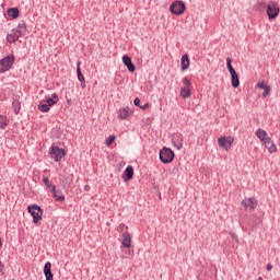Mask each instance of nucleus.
Listing matches in <instances>:
<instances>
[{"instance_id":"f257e3e1","label":"nucleus","mask_w":280,"mask_h":280,"mask_svg":"<svg viewBox=\"0 0 280 280\" xmlns=\"http://www.w3.org/2000/svg\"><path fill=\"white\" fill-rule=\"evenodd\" d=\"M27 211L31 213L34 224H38L43 220V209L38 205L28 206Z\"/></svg>"},{"instance_id":"f03ea898","label":"nucleus","mask_w":280,"mask_h":280,"mask_svg":"<svg viewBox=\"0 0 280 280\" xmlns=\"http://www.w3.org/2000/svg\"><path fill=\"white\" fill-rule=\"evenodd\" d=\"M185 2L180 0L174 1L170 7V12L175 16H180L182 14H185Z\"/></svg>"},{"instance_id":"7ed1b4c3","label":"nucleus","mask_w":280,"mask_h":280,"mask_svg":"<svg viewBox=\"0 0 280 280\" xmlns=\"http://www.w3.org/2000/svg\"><path fill=\"white\" fill-rule=\"evenodd\" d=\"M14 55H9L0 60V73H5V71H10L12 69V65H14Z\"/></svg>"},{"instance_id":"20e7f679","label":"nucleus","mask_w":280,"mask_h":280,"mask_svg":"<svg viewBox=\"0 0 280 280\" xmlns=\"http://www.w3.org/2000/svg\"><path fill=\"white\" fill-rule=\"evenodd\" d=\"M279 3L270 1L267 5V15L269 20L272 21L273 19H277V16H279Z\"/></svg>"},{"instance_id":"39448f33","label":"nucleus","mask_w":280,"mask_h":280,"mask_svg":"<svg viewBox=\"0 0 280 280\" xmlns=\"http://www.w3.org/2000/svg\"><path fill=\"white\" fill-rule=\"evenodd\" d=\"M160 161H162V163H172V161H174V151H172V149L170 148H163L160 151Z\"/></svg>"},{"instance_id":"423d86ee","label":"nucleus","mask_w":280,"mask_h":280,"mask_svg":"<svg viewBox=\"0 0 280 280\" xmlns=\"http://www.w3.org/2000/svg\"><path fill=\"white\" fill-rule=\"evenodd\" d=\"M234 139L232 137H221L218 139V143L222 150H231Z\"/></svg>"},{"instance_id":"0eeeda50","label":"nucleus","mask_w":280,"mask_h":280,"mask_svg":"<svg viewBox=\"0 0 280 280\" xmlns=\"http://www.w3.org/2000/svg\"><path fill=\"white\" fill-rule=\"evenodd\" d=\"M50 156L56 162L61 161L65 156V151H63V149H60L58 147H51Z\"/></svg>"},{"instance_id":"6e6552de","label":"nucleus","mask_w":280,"mask_h":280,"mask_svg":"<svg viewBox=\"0 0 280 280\" xmlns=\"http://www.w3.org/2000/svg\"><path fill=\"white\" fill-rule=\"evenodd\" d=\"M22 36H25L23 34V31L19 30H12L10 34L7 35L8 43H16L18 39H20Z\"/></svg>"},{"instance_id":"1a4fd4ad","label":"nucleus","mask_w":280,"mask_h":280,"mask_svg":"<svg viewBox=\"0 0 280 280\" xmlns=\"http://www.w3.org/2000/svg\"><path fill=\"white\" fill-rule=\"evenodd\" d=\"M133 113L130 107H122L118 110V119H128V117H132Z\"/></svg>"},{"instance_id":"9d476101","label":"nucleus","mask_w":280,"mask_h":280,"mask_svg":"<svg viewBox=\"0 0 280 280\" xmlns=\"http://www.w3.org/2000/svg\"><path fill=\"white\" fill-rule=\"evenodd\" d=\"M243 207H245V209H257V200L255 199V197H250V198H245L242 201Z\"/></svg>"},{"instance_id":"9b49d317","label":"nucleus","mask_w":280,"mask_h":280,"mask_svg":"<svg viewBox=\"0 0 280 280\" xmlns=\"http://www.w3.org/2000/svg\"><path fill=\"white\" fill-rule=\"evenodd\" d=\"M50 191L52 192V197L57 202H65V194H62V190L56 189V186H52Z\"/></svg>"},{"instance_id":"f8f14e48","label":"nucleus","mask_w":280,"mask_h":280,"mask_svg":"<svg viewBox=\"0 0 280 280\" xmlns=\"http://www.w3.org/2000/svg\"><path fill=\"white\" fill-rule=\"evenodd\" d=\"M172 141L177 150L183 149V135L174 133Z\"/></svg>"},{"instance_id":"ddd939ff","label":"nucleus","mask_w":280,"mask_h":280,"mask_svg":"<svg viewBox=\"0 0 280 280\" xmlns=\"http://www.w3.org/2000/svg\"><path fill=\"white\" fill-rule=\"evenodd\" d=\"M121 245L124 246V248H130V246H132V237H130V233H122Z\"/></svg>"},{"instance_id":"4468645a","label":"nucleus","mask_w":280,"mask_h":280,"mask_svg":"<svg viewBox=\"0 0 280 280\" xmlns=\"http://www.w3.org/2000/svg\"><path fill=\"white\" fill-rule=\"evenodd\" d=\"M262 143L265 148L268 150V152H270V154L277 152V145L275 144L271 138L265 140Z\"/></svg>"},{"instance_id":"2eb2a0df","label":"nucleus","mask_w":280,"mask_h":280,"mask_svg":"<svg viewBox=\"0 0 280 280\" xmlns=\"http://www.w3.org/2000/svg\"><path fill=\"white\" fill-rule=\"evenodd\" d=\"M133 176H135V168H132V166H127V168L124 172L125 183H127V180H132Z\"/></svg>"},{"instance_id":"dca6fc26","label":"nucleus","mask_w":280,"mask_h":280,"mask_svg":"<svg viewBox=\"0 0 280 280\" xmlns=\"http://www.w3.org/2000/svg\"><path fill=\"white\" fill-rule=\"evenodd\" d=\"M44 275L46 280H54V273H51V262H46L44 266Z\"/></svg>"},{"instance_id":"f3484780","label":"nucleus","mask_w":280,"mask_h":280,"mask_svg":"<svg viewBox=\"0 0 280 280\" xmlns=\"http://www.w3.org/2000/svg\"><path fill=\"white\" fill-rule=\"evenodd\" d=\"M260 222H261V219H258L256 221L255 218H252L250 221L247 224V228H245V230H247V231H255V229L257 226H259Z\"/></svg>"},{"instance_id":"a211bd4d","label":"nucleus","mask_w":280,"mask_h":280,"mask_svg":"<svg viewBox=\"0 0 280 280\" xmlns=\"http://www.w3.org/2000/svg\"><path fill=\"white\" fill-rule=\"evenodd\" d=\"M256 137L259 139V141H261V143L267 141V139H270V137H268V132H266L264 129H258L256 131Z\"/></svg>"},{"instance_id":"6ab92c4d","label":"nucleus","mask_w":280,"mask_h":280,"mask_svg":"<svg viewBox=\"0 0 280 280\" xmlns=\"http://www.w3.org/2000/svg\"><path fill=\"white\" fill-rule=\"evenodd\" d=\"M51 97H48L43 102H45L48 106H54L55 104H58V94L54 93Z\"/></svg>"},{"instance_id":"aec40b11","label":"nucleus","mask_w":280,"mask_h":280,"mask_svg":"<svg viewBox=\"0 0 280 280\" xmlns=\"http://www.w3.org/2000/svg\"><path fill=\"white\" fill-rule=\"evenodd\" d=\"M186 69H189V56L183 55V57H182V71H186Z\"/></svg>"},{"instance_id":"412c9836","label":"nucleus","mask_w":280,"mask_h":280,"mask_svg":"<svg viewBox=\"0 0 280 280\" xmlns=\"http://www.w3.org/2000/svg\"><path fill=\"white\" fill-rule=\"evenodd\" d=\"M231 80H232V86L234 89H237V86H240V77L237 75V72H234L231 74Z\"/></svg>"},{"instance_id":"4be33fe9","label":"nucleus","mask_w":280,"mask_h":280,"mask_svg":"<svg viewBox=\"0 0 280 280\" xmlns=\"http://www.w3.org/2000/svg\"><path fill=\"white\" fill-rule=\"evenodd\" d=\"M8 16L11 19H19V9L18 8H11L7 11Z\"/></svg>"},{"instance_id":"5701e85b","label":"nucleus","mask_w":280,"mask_h":280,"mask_svg":"<svg viewBox=\"0 0 280 280\" xmlns=\"http://www.w3.org/2000/svg\"><path fill=\"white\" fill-rule=\"evenodd\" d=\"M180 96L184 100H187V97H191V89L190 88H182L180 90Z\"/></svg>"},{"instance_id":"b1692460","label":"nucleus","mask_w":280,"mask_h":280,"mask_svg":"<svg viewBox=\"0 0 280 280\" xmlns=\"http://www.w3.org/2000/svg\"><path fill=\"white\" fill-rule=\"evenodd\" d=\"M49 108H51V106H49L45 101H42L38 105V110L42 113H49Z\"/></svg>"},{"instance_id":"393cba45","label":"nucleus","mask_w":280,"mask_h":280,"mask_svg":"<svg viewBox=\"0 0 280 280\" xmlns=\"http://www.w3.org/2000/svg\"><path fill=\"white\" fill-rule=\"evenodd\" d=\"M266 2L265 1H258L256 4H255V10H257L258 12H264V10H266Z\"/></svg>"},{"instance_id":"a878e982","label":"nucleus","mask_w":280,"mask_h":280,"mask_svg":"<svg viewBox=\"0 0 280 280\" xmlns=\"http://www.w3.org/2000/svg\"><path fill=\"white\" fill-rule=\"evenodd\" d=\"M77 75L79 82H84V74H82V70L80 69V61L77 62Z\"/></svg>"},{"instance_id":"bb28decb","label":"nucleus","mask_w":280,"mask_h":280,"mask_svg":"<svg viewBox=\"0 0 280 280\" xmlns=\"http://www.w3.org/2000/svg\"><path fill=\"white\" fill-rule=\"evenodd\" d=\"M12 108H13L15 115H19V113L21 110V103L19 101H13Z\"/></svg>"},{"instance_id":"cd10ccee","label":"nucleus","mask_w":280,"mask_h":280,"mask_svg":"<svg viewBox=\"0 0 280 280\" xmlns=\"http://www.w3.org/2000/svg\"><path fill=\"white\" fill-rule=\"evenodd\" d=\"M0 128L1 130L8 128V118H5V116H0Z\"/></svg>"},{"instance_id":"c85d7f7f","label":"nucleus","mask_w":280,"mask_h":280,"mask_svg":"<svg viewBox=\"0 0 280 280\" xmlns=\"http://www.w3.org/2000/svg\"><path fill=\"white\" fill-rule=\"evenodd\" d=\"M226 68L230 72V75L236 73L235 68H233V65H231V59L229 57L226 58Z\"/></svg>"},{"instance_id":"c756f323","label":"nucleus","mask_w":280,"mask_h":280,"mask_svg":"<svg viewBox=\"0 0 280 280\" xmlns=\"http://www.w3.org/2000/svg\"><path fill=\"white\" fill-rule=\"evenodd\" d=\"M115 139H116L115 136H109V137L106 139L105 144L107 145V148H109V145H113V143H115Z\"/></svg>"},{"instance_id":"7c9ffc66","label":"nucleus","mask_w":280,"mask_h":280,"mask_svg":"<svg viewBox=\"0 0 280 280\" xmlns=\"http://www.w3.org/2000/svg\"><path fill=\"white\" fill-rule=\"evenodd\" d=\"M43 183L44 185H46L48 189H52L54 186H51V182H49V177H44Z\"/></svg>"},{"instance_id":"2f4dec72","label":"nucleus","mask_w":280,"mask_h":280,"mask_svg":"<svg viewBox=\"0 0 280 280\" xmlns=\"http://www.w3.org/2000/svg\"><path fill=\"white\" fill-rule=\"evenodd\" d=\"M125 67H127L128 71H129L130 73H135L136 67H135V65L132 63V61L129 62V63H127Z\"/></svg>"},{"instance_id":"473e14b6","label":"nucleus","mask_w":280,"mask_h":280,"mask_svg":"<svg viewBox=\"0 0 280 280\" xmlns=\"http://www.w3.org/2000/svg\"><path fill=\"white\" fill-rule=\"evenodd\" d=\"M122 62H124V65L126 67L127 65H129V62H132V59H130L128 57V55H125V56H122Z\"/></svg>"},{"instance_id":"72a5a7b5","label":"nucleus","mask_w":280,"mask_h":280,"mask_svg":"<svg viewBox=\"0 0 280 280\" xmlns=\"http://www.w3.org/2000/svg\"><path fill=\"white\" fill-rule=\"evenodd\" d=\"M183 84H184V88L186 89H189L191 86V82L187 78L183 79Z\"/></svg>"},{"instance_id":"f704fd0d","label":"nucleus","mask_w":280,"mask_h":280,"mask_svg":"<svg viewBox=\"0 0 280 280\" xmlns=\"http://www.w3.org/2000/svg\"><path fill=\"white\" fill-rule=\"evenodd\" d=\"M262 97H268V95L270 94L271 88L270 85H268L266 89L262 90Z\"/></svg>"},{"instance_id":"c9c22d12","label":"nucleus","mask_w":280,"mask_h":280,"mask_svg":"<svg viewBox=\"0 0 280 280\" xmlns=\"http://www.w3.org/2000/svg\"><path fill=\"white\" fill-rule=\"evenodd\" d=\"M18 27H19V28H18V32H23V34L25 35L26 27H25L24 22H23V23H21V24H19V26H18Z\"/></svg>"},{"instance_id":"e433bc0d","label":"nucleus","mask_w":280,"mask_h":280,"mask_svg":"<svg viewBox=\"0 0 280 280\" xmlns=\"http://www.w3.org/2000/svg\"><path fill=\"white\" fill-rule=\"evenodd\" d=\"M268 86V84H266L264 81H258L257 83V89H266Z\"/></svg>"},{"instance_id":"4c0bfd02","label":"nucleus","mask_w":280,"mask_h":280,"mask_svg":"<svg viewBox=\"0 0 280 280\" xmlns=\"http://www.w3.org/2000/svg\"><path fill=\"white\" fill-rule=\"evenodd\" d=\"M133 104H135V106H141L140 104H141V100L139 98V97H136L135 98V101H133Z\"/></svg>"},{"instance_id":"58836bf2","label":"nucleus","mask_w":280,"mask_h":280,"mask_svg":"<svg viewBox=\"0 0 280 280\" xmlns=\"http://www.w3.org/2000/svg\"><path fill=\"white\" fill-rule=\"evenodd\" d=\"M141 110H145V108H150V103H145L144 105H140Z\"/></svg>"},{"instance_id":"ea45409f","label":"nucleus","mask_w":280,"mask_h":280,"mask_svg":"<svg viewBox=\"0 0 280 280\" xmlns=\"http://www.w3.org/2000/svg\"><path fill=\"white\" fill-rule=\"evenodd\" d=\"M81 88L86 89V81H81Z\"/></svg>"},{"instance_id":"a19ab883","label":"nucleus","mask_w":280,"mask_h":280,"mask_svg":"<svg viewBox=\"0 0 280 280\" xmlns=\"http://www.w3.org/2000/svg\"><path fill=\"white\" fill-rule=\"evenodd\" d=\"M231 236L233 237V240H236V242H238L237 241V235L235 233H231Z\"/></svg>"},{"instance_id":"79ce46f5","label":"nucleus","mask_w":280,"mask_h":280,"mask_svg":"<svg viewBox=\"0 0 280 280\" xmlns=\"http://www.w3.org/2000/svg\"><path fill=\"white\" fill-rule=\"evenodd\" d=\"M267 270L268 271L272 270V266L270 264L267 265Z\"/></svg>"},{"instance_id":"37998d69","label":"nucleus","mask_w":280,"mask_h":280,"mask_svg":"<svg viewBox=\"0 0 280 280\" xmlns=\"http://www.w3.org/2000/svg\"><path fill=\"white\" fill-rule=\"evenodd\" d=\"M91 189L90 186H85V191H89Z\"/></svg>"},{"instance_id":"c03bdc74","label":"nucleus","mask_w":280,"mask_h":280,"mask_svg":"<svg viewBox=\"0 0 280 280\" xmlns=\"http://www.w3.org/2000/svg\"><path fill=\"white\" fill-rule=\"evenodd\" d=\"M258 280H264V278H262V277H259Z\"/></svg>"},{"instance_id":"a18cd8bd","label":"nucleus","mask_w":280,"mask_h":280,"mask_svg":"<svg viewBox=\"0 0 280 280\" xmlns=\"http://www.w3.org/2000/svg\"><path fill=\"white\" fill-rule=\"evenodd\" d=\"M1 246H2V243H1V238H0V248H1Z\"/></svg>"}]
</instances>
